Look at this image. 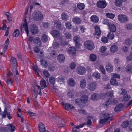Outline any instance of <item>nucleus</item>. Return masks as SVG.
Segmentation results:
<instances>
[{
  "label": "nucleus",
  "mask_w": 132,
  "mask_h": 132,
  "mask_svg": "<svg viewBox=\"0 0 132 132\" xmlns=\"http://www.w3.org/2000/svg\"><path fill=\"white\" fill-rule=\"evenodd\" d=\"M42 13L39 11L34 12L32 14V17L35 21H39L42 20L43 18Z\"/></svg>",
  "instance_id": "nucleus-1"
},
{
  "label": "nucleus",
  "mask_w": 132,
  "mask_h": 132,
  "mask_svg": "<svg viewBox=\"0 0 132 132\" xmlns=\"http://www.w3.org/2000/svg\"><path fill=\"white\" fill-rule=\"evenodd\" d=\"M101 116L102 119H100V121L101 123H103L107 121L111 117L110 114L106 113L102 114Z\"/></svg>",
  "instance_id": "nucleus-2"
},
{
  "label": "nucleus",
  "mask_w": 132,
  "mask_h": 132,
  "mask_svg": "<svg viewBox=\"0 0 132 132\" xmlns=\"http://www.w3.org/2000/svg\"><path fill=\"white\" fill-rule=\"evenodd\" d=\"M97 84L96 82L91 81L89 82L88 85V89L91 91L95 90L97 88Z\"/></svg>",
  "instance_id": "nucleus-3"
},
{
  "label": "nucleus",
  "mask_w": 132,
  "mask_h": 132,
  "mask_svg": "<svg viewBox=\"0 0 132 132\" xmlns=\"http://www.w3.org/2000/svg\"><path fill=\"white\" fill-rule=\"evenodd\" d=\"M86 48L90 50H92L94 47V44L92 41H87L84 43Z\"/></svg>",
  "instance_id": "nucleus-4"
},
{
  "label": "nucleus",
  "mask_w": 132,
  "mask_h": 132,
  "mask_svg": "<svg viewBox=\"0 0 132 132\" xmlns=\"http://www.w3.org/2000/svg\"><path fill=\"white\" fill-rule=\"evenodd\" d=\"M76 71L78 74L80 75H83L85 73L86 69L83 67L79 66L77 67Z\"/></svg>",
  "instance_id": "nucleus-5"
},
{
  "label": "nucleus",
  "mask_w": 132,
  "mask_h": 132,
  "mask_svg": "<svg viewBox=\"0 0 132 132\" xmlns=\"http://www.w3.org/2000/svg\"><path fill=\"white\" fill-rule=\"evenodd\" d=\"M28 12V10L27 9H26L25 11V19H24V22L23 24V27L24 28V29L26 33H27V35L28 36L29 34V31L28 30V25L27 21L26 20V15L27 14Z\"/></svg>",
  "instance_id": "nucleus-6"
},
{
  "label": "nucleus",
  "mask_w": 132,
  "mask_h": 132,
  "mask_svg": "<svg viewBox=\"0 0 132 132\" xmlns=\"http://www.w3.org/2000/svg\"><path fill=\"white\" fill-rule=\"evenodd\" d=\"M106 3L104 1L100 0L97 3V6L100 8H104L106 7Z\"/></svg>",
  "instance_id": "nucleus-7"
},
{
  "label": "nucleus",
  "mask_w": 132,
  "mask_h": 132,
  "mask_svg": "<svg viewBox=\"0 0 132 132\" xmlns=\"http://www.w3.org/2000/svg\"><path fill=\"white\" fill-rule=\"evenodd\" d=\"M118 20L121 23H124L127 21L128 20L127 17L125 15L120 14L118 16Z\"/></svg>",
  "instance_id": "nucleus-8"
},
{
  "label": "nucleus",
  "mask_w": 132,
  "mask_h": 132,
  "mask_svg": "<svg viewBox=\"0 0 132 132\" xmlns=\"http://www.w3.org/2000/svg\"><path fill=\"white\" fill-rule=\"evenodd\" d=\"M38 29L36 25L32 24L30 26V30L32 34H36L38 32Z\"/></svg>",
  "instance_id": "nucleus-9"
},
{
  "label": "nucleus",
  "mask_w": 132,
  "mask_h": 132,
  "mask_svg": "<svg viewBox=\"0 0 132 132\" xmlns=\"http://www.w3.org/2000/svg\"><path fill=\"white\" fill-rule=\"evenodd\" d=\"M51 34L54 37L56 38H59L60 36V33L59 31L55 30H52L51 32Z\"/></svg>",
  "instance_id": "nucleus-10"
},
{
  "label": "nucleus",
  "mask_w": 132,
  "mask_h": 132,
  "mask_svg": "<svg viewBox=\"0 0 132 132\" xmlns=\"http://www.w3.org/2000/svg\"><path fill=\"white\" fill-rule=\"evenodd\" d=\"M6 115H7V117L9 119H10L12 118V117L10 116V112H7V108H5L2 115V117L3 118L5 117H6Z\"/></svg>",
  "instance_id": "nucleus-11"
},
{
  "label": "nucleus",
  "mask_w": 132,
  "mask_h": 132,
  "mask_svg": "<svg viewBox=\"0 0 132 132\" xmlns=\"http://www.w3.org/2000/svg\"><path fill=\"white\" fill-rule=\"evenodd\" d=\"M112 102L111 101V100L110 98H107L106 102L102 104V106L107 108L109 105L112 104Z\"/></svg>",
  "instance_id": "nucleus-12"
},
{
  "label": "nucleus",
  "mask_w": 132,
  "mask_h": 132,
  "mask_svg": "<svg viewBox=\"0 0 132 132\" xmlns=\"http://www.w3.org/2000/svg\"><path fill=\"white\" fill-rule=\"evenodd\" d=\"M65 57L63 54H59L57 56V60L60 63H63L64 62Z\"/></svg>",
  "instance_id": "nucleus-13"
},
{
  "label": "nucleus",
  "mask_w": 132,
  "mask_h": 132,
  "mask_svg": "<svg viewBox=\"0 0 132 132\" xmlns=\"http://www.w3.org/2000/svg\"><path fill=\"white\" fill-rule=\"evenodd\" d=\"M73 40L75 43V44L77 47L79 48L80 46V45L79 42V37L77 36H75L73 38Z\"/></svg>",
  "instance_id": "nucleus-14"
},
{
  "label": "nucleus",
  "mask_w": 132,
  "mask_h": 132,
  "mask_svg": "<svg viewBox=\"0 0 132 132\" xmlns=\"http://www.w3.org/2000/svg\"><path fill=\"white\" fill-rule=\"evenodd\" d=\"M101 97V96L99 94L96 93H94L91 96V99L92 100H98Z\"/></svg>",
  "instance_id": "nucleus-15"
},
{
  "label": "nucleus",
  "mask_w": 132,
  "mask_h": 132,
  "mask_svg": "<svg viewBox=\"0 0 132 132\" xmlns=\"http://www.w3.org/2000/svg\"><path fill=\"white\" fill-rule=\"evenodd\" d=\"M39 130L40 132H46L45 126L42 123H40L39 124Z\"/></svg>",
  "instance_id": "nucleus-16"
},
{
  "label": "nucleus",
  "mask_w": 132,
  "mask_h": 132,
  "mask_svg": "<svg viewBox=\"0 0 132 132\" xmlns=\"http://www.w3.org/2000/svg\"><path fill=\"white\" fill-rule=\"evenodd\" d=\"M8 132L9 131L13 132L15 129V127L11 124H9L7 125Z\"/></svg>",
  "instance_id": "nucleus-17"
},
{
  "label": "nucleus",
  "mask_w": 132,
  "mask_h": 132,
  "mask_svg": "<svg viewBox=\"0 0 132 132\" xmlns=\"http://www.w3.org/2000/svg\"><path fill=\"white\" fill-rule=\"evenodd\" d=\"M80 86L82 88H84L86 86V80L85 79H81L80 81Z\"/></svg>",
  "instance_id": "nucleus-18"
},
{
  "label": "nucleus",
  "mask_w": 132,
  "mask_h": 132,
  "mask_svg": "<svg viewBox=\"0 0 132 132\" xmlns=\"http://www.w3.org/2000/svg\"><path fill=\"white\" fill-rule=\"evenodd\" d=\"M72 21L74 23L77 24H79L81 22V19L77 17H75L73 18Z\"/></svg>",
  "instance_id": "nucleus-19"
},
{
  "label": "nucleus",
  "mask_w": 132,
  "mask_h": 132,
  "mask_svg": "<svg viewBox=\"0 0 132 132\" xmlns=\"http://www.w3.org/2000/svg\"><path fill=\"white\" fill-rule=\"evenodd\" d=\"M110 31L112 32H114L116 30V27L115 26L112 24H109V25Z\"/></svg>",
  "instance_id": "nucleus-20"
},
{
  "label": "nucleus",
  "mask_w": 132,
  "mask_h": 132,
  "mask_svg": "<svg viewBox=\"0 0 132 132\" xmlns=\"http://www.w3.org/2000/svg\"><path fill=\"white\" fill-rule=\"evenodd\" d=\"M9 43V39H7L5 42L4 46H3V52H4L5 51H6Z\"/></svg>",
  "instance_id": "nucleus-21"
},
{
  "label": "nucleus",
  "mask_w": 132,
  "mask_h": 132,
  "mask_svg": "<svg viewBox=\"0 0 132 132\" xmlns=\"http://www.w3.org/2000/svg\"><path fill=\"white\" fill-rule=\"evenodd\" d=\"M106 70L108 72H110L113 70V67L112 65L110 64H106Z\"/></svg>",
  "instance_id": "nucleus-22"
},
{
  "label": "nucleus",
  "mask_w": 132,
  "mask_h": 132,
  "mask_svg": "<svg viewBox=\"0 0 132 132\" xmlns=\"http://www.w3.org/2000/svg\"><path fill=\"white\" fill-rule=\"evenodd\" d=\"M68 83L71 86H74L76 84L75 82L74 79L72 78H69L68 81Z\"/></svg>",
  "instance_id": "nucleus-23"
},
{
  "label": "nucleus",
  "mask_w": 132,
  "mask_h": 132,
  "mask_svg": "<svg viewBox=\"0 0 132 132\" xmlns=\"http://www.w3.org/2000/svg\"><path fill=\"white\" fill-rule=\"evenodd\" d=\"M33 42L39 46L41 45V42L40 38L38 37L36 38L33 40Z\"/></svg>",
  "instance_id": "nucleus-24"
},
{
  "label": "nucleus",
  "mask_w": 132,
  "mask_h": 132,
  "mask_svg": "<svg viewBox=\"0 0 132 132\" xmlns=\"http://www.w3.org/2000/svg\"><path fill=\"white\" fill-rule=\"evenodd\" d=\"M17 61L16 58L14 57H11V64L12 66H14L15 67V66L16 65Z\"/></svg>",
  "instance_id": "nucleus-25"
},
{
  "label": "nucleus",
  "mask_w": 132,
  "mask_h": 132,
  "mask_svg": "<svg viewBox=\"0 0 132 132\" xmlns=\"http://www.w3.org/2000/svg\"><path fill=\"white\" fill-rule=\"evenodd\" d=\"M81 99L82 101V103H85L87 102L88 99V96L86 95H83L81 97Z\"/></svg>",
  "instance_id": "nucleus-26"
},
{
  "label": "nucleus",
  "mask_w": 132,
  "mask_h": 132,
  "mask_svg": "<svg viewBox=\"0 0 132 132\" xmlns=\"http://www.w3.org/2000/svg\"><path fill=\"white\" fill-rule=\"evenodd\" d=\"M95 34L99 36L101 34V31L100 28L97 26H95Z\"/></svg>",
  "instance_id": "nucleus-27"
},
{
  "label": "nucleus",
  "mask_w": 132,
  "mask_h": 132,
  "mask_svg": "<svg viewBox=\"0 0 132 132\" xmlns=\"http://www.w3.org/2000/svg\"><path fill=\"white\" fill-rule=\"evenodd\" d=\"M126 70L127 73H129L131 72L132 71V65L128 64L126 68Z\"/></svg>",
  "instance_id": "nucleus-28"
},
{
  "label": "nucleus",
  "mask_w": 132,
  "mask_h": 132,
  "mask_svg": "<svg viewBox=\"0 0 132 132\" xmlns=\"http://www.w3.org/2000/svg\"><path fill=\"white\" fill-rule=\"evenodd\" d=\"M40 84L42 89H44L47 87L46 82L44 79H42L40 80Z\"/></svg>",
  "instance_id": "nucleus-29"
},
{
  "label": "nucleus",
  "mask_w": 132,
  "mask_h": 132,
  "mask_svg": "<svg viewBox=\"0 0 132 132\" xmlns=\"http://www.w3.org/2000/svg\"><path fill=\"white\" fill-rule=\"evenodd\" d=\"M76 50L75 47H71L69 49V53L72 54H75L76 52Z\"/></svg>",
  "instance_id": "nucleus-30"
},
{
  "label": "nucleus",
  "mask_w": 132,
  "mask_h": 132,
  "mask_svg": "<svg viewBox=\"0 0 132 132\" xmlns=\"http://www.w3.org/2000/svg\"><path fill=\"white\" fill-rule=\"evenodd\" d=\"M91 20L93 22L96 23L98 21V17L95 15H92L90 18Z\"/></svg>",
  "instance_id": "nucleus-31"
},
{
  "label": "nucleus",
  "mask_w": 132,
  "mask_h": 132,
  "mask_svg": "<svg viewBox=\"0 0 132 132\" xmlns=\"http://www.w3.org/2000/svg\"><path fill=\"white\" fill-rule=\"evenodd\" d=\"M89 59L90 61H95L97 59V57L95 54H92L89 56Z\"/></svg>",
  "instance_id": "nucleus-32"
},
{
  "label": "nucleus",
  "mask_w": 132,
  "mask_h": 132,
  "mask_svg": "<svg viewBox=\"0 0 132 132\" xmlns=\"http://www.w3.org/2000/svg\"><path fill=\"white\" fill-rule=\"evenodd\" d=\"M123 107V104H119L117 105L114 109L115 111H117L121 110Z\"/></svg>",
  "instance_id": "nucleus-33"
},
{
  "label": "nucleus",
  "mask_w": 132,
  "mask_h": 132,
  "mask_svg": "<svg viewBox=\"0 0 132 132\" xmlns=\"http://www.w3.org/2000/svg\"><path fill=\"white\" fill-rule=\"evenodd\" d=\"M110 83L112 85L117 86L118 85V84L115 78H112L110 81Z\"/></svg>",
  "instance_id": "nucleus-34"
},
{
  "label": "nucleus",
  "mask_w": 132,
  "mask_h": 132,
  "mask_svg": "<svg viewBox=\"0 0 132 132\" xmlns=\"http://www.w3.org/2000/svg\"><path fill=\"white\" fill-rule=\"evenodd\" d=\"M118 47L116 45H113L111 48V51L112 52L114 53L118 51Z\"/></svg>",
  "instance_id": "nucleus-35"
},
{
  "label": "nucleus",
  "mask_w": 132,
  "mask_h": 132,
  "mask_svg": "<svg viewBox=\"0 0 132 132\" xmlns=\"http://www.w3.org/2000/svg\"><path fill=\"white\" fill-rule=\"evenodd\" d=\"M93 76L96 79H99L101 77L100 73L96 72H95L93 73Z\"/></svg>",
  "instance_id": "nucleus-36"
},
{
  "label": "nucleus",
  "mask_w": 132,
  "mask_h": 132,
  "mask_svg": "<svg viewBox=\"0 0 132 132\" xmlns=\"http://www.w3.org/2000/svg\"><path fill=\"white\" fill-rule=\"evenodd\" d=\"M64 34L65 38L67 39H70L72 37V35L71 33L68 32H65V31L63 32Z\"/></svg>",
  "instance_id": "nucleus-37"
},
{
  "label": "nucleus",
  "mask_w": 132,
  "mask_h": 132,
  "mask_svg": "<svg viewBox=\"0 0 132 132\" xmlns=\"http://www.w3.org/2000/svg\"><path fill=\"white\" fill-rule=\"evenodd\" d=\"M62 18V20L65 21L67 20L68 18V16L67 14L65 13H63L61 14Z\"/></svg>",
  "instance_id": "nucleus-38"
},
{
  "label": "nucleus",
  "mask_w": 132,
  "mask_h": 132,
  "mask_svg": "<svg viewBox=\"0 0 132 132\" xmlns=\"http://www.w3.org/2000/svg\"><path fill=\"white\" fill-rule=\"evenodd\" d=\"M113 32L111 31L108 33L107 37L109 39H112L114 37V35Z\"/></svg>",
  "instance_id": "nucleus-39"
},
{
  "label": "nucleus",
  "mask_w": 132,
  "mask_h": 132,
  "mask_svg": "<svg viewBox=\"0 0 132 132\" xmlns=\"http://www.w3.org/2000/svg\"><path fill=\"white\" fill-rule=\"evenodd\" d=\"M85 5L83 3H78L77 4V7L80 10H83L85 8Z\"/></svg>",
  "instance_id": "nucleus-40"
},
{
  "label": "nucleus",
  "mask_w": 132,
  "mask_h": 132,
  "mask_svg": "<svg viewBox=\"0 0 132 132\" xmlns=\"http://www.w3.org/2000/svg\"><path fill=\"white\" fill-rule=\"evenodd\" d=\"M50 83L52 85H54L55 81V78L53 77H50L49 78Z\"/></svg>",
  "instance_id": "nucleus-41"
},
{
  "label": "nucleus",
  "mask_w": 132,
  "mask_h": 132,
  "mask_svg": "<svg viewBox=\"0 0 132 132\" xmlns=\"http://www.w3.org/2000/svg\"><path fill=\"white\" fill-rule=\"evenodd\" d=\"M42 37L41 40L43 42H45L48 40V38L47 36L46 35L44 34L42 36Z\"/></svg>",
  "instance_id": "nucleus-42"
},
{
  "label": "nucleus",
  "mask_w": 132,
  "mask_h": 132,
  "mask_svg": "<svg viewBox=\"0 0 132 132\" xmlns=\"http://www.w3.org/2000/svg\"><path fill=\"white\" fill-rule=\"evenodd\" d=\"M59 123V124L57 125L59 127H63L64 126V121L63 120L61 119H60Z\"/></svg>",
  "instance_id": "nucleus-43"
},
{
  "label": "nucleus",
  "mask_w": 132,
  "mask_h": 132,
  "mask_svg": "<svg viewBox=\"0 0 132 132\" xmlns=\"http://www.w3.org/2000/svg\"><path fill=\"white\" fill-rule=\"evenodd\" d=\"M115 4L117 6L119 7L122 5V2L120 0H116Z\"/></svg>",
  "instance_id": "nucleus-44"
},
{
  "label": "nucleus",
  "mask_w": 132,
  "mask_h": 132,
  "mask_svg": "<svg viewBox=\"0 0 132 132\" xmlns=\"http://www.w3.org/2000/svg\"><path fill=\"white\" fill-rule=\"evenodd\" d=\"M130 95L125 94L123 98V100L125 101H127L129 100L130 98Z\"/></svg>",
  "instance_id": "nucleus-45"
},
{
  "label": "nucleus",
  "mask_w": 132,
  "mask_h": 132,
  "mask_svg": "<svg viewBox=\"0 0 132 132\" xmlns=\"http://www.w3.org/2000/svg\"><path fill=\"white\" fill-rule=\"evenodd\" d=\"M12 82L11 79H9L8 77H7L6 83L8 86H11L12 84Z\"/></svg>",
  "instance_id": "nucleus-46"
},
{
  "label": "nucleus",
  "mask_w": 132,
  "mask_h": 132,
  "mask_svg": "<svg viewBox=\"0 0 132 132\" xmlns=\"http://www.w3.org/2000/svg\"><path fill=\"white\" fill-rule=\"evenodd\" d=\"M65 26L68 29H70L72 27V25L70 22H67L65 23Z\"/></svg>",
  "instance_id": "nucleus-47"
},
{
  "label": "nucleus",
  "mask_w": 132,
  "mask_h": 132,
  "mask_svg": "<svg viewBox=\"0 0 132 132\" xmlns=\"http://www.w3.org/2000/svg\"><path fill=\"white\" fill-rule=\"evenodd\" d=\"M60 45L59 42H55L53 43L52 45L54 48H56L59 47Z\"/></svg>",
  "instance_id": "nucleus-48"
},
{
  "label": "nucleus",
  "mask_w": 132,
  "mask_h": 132,
  "mask_svg": "<svg viewBox=\"0 0 132 132\" xmlns=\"http://www.w3.org/2000/svg\"><path fill=\"white\" fill-rule=\"evenodd\" d=\"M57 55V52L55 50L52 51L50 53V55L54 57H56Z\"/></svg>",
  "instance_id": "nucleus-49"
},
{
  "label": "nucleus",
  "mask_w": 132,
  "mask_h": 132,
  "mask_svg": "<svg viewBox=\"0 0 132 132\" xmlns=\"http://www.w3.org/2000/svg\"><path fill=\"white\" fill-rule=\"evenodd\" d=\"M106 15L108 17L112 19L114 18L115 16V15L114 14L109 13H106Z\"/></svg>",
  "instance_id": "nucleus-50"
},
{
  "label": "nucleus",
  "mask_w": 132,
  "mask_h": 132,
  "mask_svg": "<svg viewBox=\"0 0 132 132\" xmlns=\"http://www.w3.org/2000/svg\"><path fill=\"white\" fill-rule=\"evenodd\" d=\"M126 29L128 30H130L132 29V24L131 23L127 24L126 26Z\"/></svg>",
  "instance_id": "nucleus-51"
},
{
  "label": "nucleus",
  "mask_w": 132,
  "mask_h": 132,
  "mask_svg": "<svg viewBox=\"0 0 132 132\" xmlns=\"http://www.w3.org/2000/svg\"><path fill=\"white\" fill-rule=\"evenodd\" d=\"M19 35V30L17 29H16L14 32L13 34V36L17 37Z\"/></svg>",
  "instance_id": "nucleus-52"
},
{
  "label": "nucleus",
  "mask_w": 132,
  "mask_h": 132,
  "mask_svg": "<svg viewBox=\"0 0 132 132\" xmlns=\"http://www.w3.org/2000/svg\"><path fill=\"white\" fill-rule=\"evenodd\" d=\"M128 124H129V123L128 122V121H126L123 122L122 124L121 125V126L123 128H126L127 127Z\"/></svg>",
  "instance_id": "nucleus-53"
},
{
  "label": "nucleus",
  "mask_w": 132,
  "mask_h": 132,
  "mask_svg": "<svg viewBox=\"0 0 132 132\" xmlns=\"http://www.w3.org/2000/svg\"><path fill=\"white\" fill-rule=\"evenodd\" d=\"M99 68L101 71L102 73L103 74H105V69L103 66V65H101L99 66Z\"/></svg>",
  "instance_id": "nucleus-54"
},
{
  "label": "nucleus",
  "mask_w": 132,
  "mask_h": 132,
  "mask_svg": "<svg viewBox=\"0 0 132 132\" xmlns=\"http://www.w3.org/2000/svg\"><path fill=\"white\" fill-rule=\"evenodd\" d=\"M70 104L68 103H66L65 104H63V106L65 110H68L69 106H70Z\"/></svg>",
  "instance_id": "nucleus-55"
},
{
  "label": "nucleus",
  "mask_w": 132,
  "mask_h": 132,
  "mask_svg": "<svg viewBox=\"0 0 132 132\" xmlns=\"http://www.w3.org/2000/svg\"><path fill=\"white\" fill-rule=\"evenodd\" d=\"M119 93L121 94L124 95L126 94L127 92L125 89L121 88L119 91Z\"/></svg>",
  "instance_id": "nucleus-56"
},
{
  "label": "nucleus",
  "mask_w": 132,
  "mask_h": 132,
  "mask_svg": "<svg viewBox=\"0 0 132 132\" xmlns=\"http://www.w3.org/2000/svg\"><path fill=\"white\" fill-rule=\"evenodd\" d=\"M75 102L77 104L79 105H81L82 103V101L81 98L77 99H76Z\"/></svg>",
  "instance_id": "nucleus-57"
},
{
  "label": "nucleus",
  "mask_w": 132,
  "mask_h": 132,
  "mask_svg": "<svg viewBox=\"0 0 132 132\" xmlns=\"http://www.w3.org/2000/svg\"><path fill=\"white\" fill-rule=\"evenodd\" d=\"M41 64L43 65L45 67H47V63L45 60H42L40 61Z\"/></svg>",
  "instance_id": "nucleus-58"
},
{
  "label": "nucleus",
  "mask_w": 132,
  "mask_h": 132,
  "mask_svg": "<svg viewBox=\"0 0 132 132\" xmlns=\"http://www.w3.org/2000/svg\"><path fill=\"white\" fill-rule=\"evenodd\" d=\"M0 132H8L6 127L0 128Z\"/></svg>",
  "instance_id": "nucleus-59"
},
{
  "label": "nucleus",
  "mask_w": 132,
  "mask_h": 132,
  "mask_svg": "<svg viewBox=\"0 0 132 132\" xmlns=\"http://www.w3.org/2000/svg\"><path fill=\"white\" fill-rule=\"evenodd\" d=\"M131 41L129 39H126L125 40L126 44L128 45H129L131 44Z\"/></svg>",
  "instance_id": "nucleus-60"
},
{
  "label": "nucleus",
  "mask_w": 132,
  "mask_h": 132,
  "mask_svg": "<svg viewBox=\"0 0 132 132\" xmlns=\"http://www.w3.org/2000/svg\"><path fill=\"white\" fill-rule=\"evenodd\" d=\"M43 73L46 77H48L50 76V74L47 71L45 70L43 71Z\"/></svg>",
  "instance_id": "nucleus-61"
},
{
  "label": "nucleus",
  "mask_w": 132,
  "mask_h": 132,
  "mask_svg": "<svg viewBox=\"0 0 132 132\" xmlns=\"http://www.w3.org/2000/svg\"><path fill=\"white\" fill-rule=\"evenodd\" d=\"M68 42L67 41H62L60 42V45L62 46H64L68 44Z\"/></svg>",
  "instance_id": "nucleus-62"
},
{
  "label": "nucleus",
  "mask_w": 132,
  "mask_h": 132,
  "mask_svg": "<svg viewBox=\"0 0 132 132\" xmlns=\"http://www.w3.org/2000/svg\"><path fill=\"white\" fill-rule=\"evenodd\" d=\"M43 26L45 28H48L50 26V24L48 23L43 22Z\"/></svg>",
  "instance_id": "nucleus-63"
},
{
  "label": "nucleus",
  "mask_w": 132,
  "mask_h": 132,
  "mask_svg": "<svg viewBox=\"0 0 132 132\" xmlns=\"http://www.w3.org/2000/svg\"><path fill=\"white\" fill-rule=\"evenodd\" d=\"M129 129L130 130L132 131V119L130 120L129 123Z\"/></svg>",
  "instance_id": "nucleus-64"
}]
</instances>
